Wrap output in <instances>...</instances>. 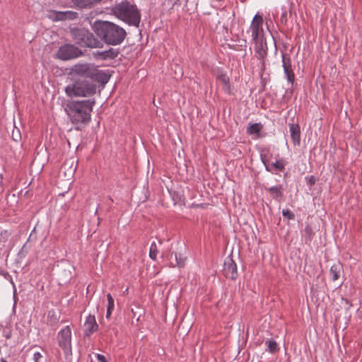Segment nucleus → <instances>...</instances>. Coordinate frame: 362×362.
Returning a JSON list of instances; mask_svg holds the SVG:
<instances>
[{"instance_id": "bb28decb", "label": "nucleus", "mask_w": 362, "mask_h": 362, "mask_svg": "<svg viewBox=\"0 0 362 362\" xmlns=\"http://www.w3.org/2000/svg\"><path fill=\"white\" fill-rule=\"evenodd\" d=\"M283 215L289 219H293L294 218V214L289 210H283Z\"/></svg>"}, {"instance_id": "4468645a", "label": "nucleus", "mask_w": 362, "mask_h": 362, "mask_svg": "<svg viewBox=\"0 0 362 362\" xmlns=\"http://www.w3.org/2000/svg\"><path fill=\"white\" fill-rule=\"evenodd\" d=\"M55 17L58 21L74 20L78 17V13L72 11H58Z\"/></svg>"}, {"instance_id": "39448f33", "label": "nucleus", "mask_w": 362, "mask_h": 362, "mask_svg": "<svg viewBox=\"0 0 362 362\" xmlns=\"http://www.w3.org/2000/svg\"><path fill=\"white\" fill-rule=\"evenodd\" d=\"M65 91L69 96L88 97L95 93L96 85L86 79H78L67 86Z\"/></svg>"}, {"instance_id": "ddd939ff", "label": "nucleus", "mask_w": 362, "mask_h": 362, "mask_svg": "<svg viewBox=\"0 0 362 362\" xmlns=\"http://www.w3.org/2000/svg\"><path fill=\"white\" fill-rule=\"evenodd\" d=\"M290 132L291 139L295 145H299L300 143V131L298 124H292L290 125Z\"/></svg>"}, {"instance_id": "b1692460", "label": "nucleus", "mask_w": 362, "mask_h": 362, "mask_svg": "<svg viewBox=\"0 0 362 362\" xmlns=\"http://www.w3.org/2000/svg\"><path fill=\"white\" fill-rule=\"evenodd\" d=\"M6 201H7V203L12 205L15 203H17V197L16 196L15 194H11L10 193H8L6 196Z\"/></svg>"}, {"instance_id": "cd10ccee", "label": "nucleus", "mask_w": 362, "mask_h": 362, "mask_svg": "<svg viewBox=\"0 0 362 362\" xmlns=\"http://www.w3.org/2000/svg\"><path fill=\"white\" fill-rule=\"evenodd\" d=\"M315 182H316V180H315V177L313 175H311L308 178V184L310 185V186H313L315 184Z\"/></svg>"}, {"instance_id": "f3484780", "label": "nucleus", "mask_w": 362, "mask_h": 362, "mask_svg": "<svg viewBox=\"0 0 362 362\" xmlns=\"http://www.w3.org/2000/svg\"><path fill=\"white\" fill-rule=\"evenodd\" d=\"M341 270L342 267L339 263L334 264L329 269V275L332 281L339 279Z\"/></svg>"}, {"instance_id": "6e6552de", "label": "nucleus", "mask_w": 362, "mask_h": 362, "mask_svg": "<svg viewBox=\"0 0 362 362\" xmlns=\"http://www.w3.org/2000/svg\"><path fill=\"white\" fill-rule=\"evenodd\" d=\"M57 54L61 59L69 60L82 55V52L74 45L66 44L59 47Z\"/></svg>"}, {"instance_id": "a211bd4d", "label": "nucleus", "mask_w": 362, "mask_h": 362, "mask_svg": "<svg viewBox=\"0 0 362 362\" xmlns=\"http://www.w3.org/2000/svg\"><path fill=\"white\" fill-rule=\"evenodd\" d=\"M100 1V0H72L74 4L81 8H91L95 4Z\"/></svg>"}, {"instance_id": "aec40b11", "label": "nucleus", "mask_w": 362, "mask_h": 362, "mask_svg": "<svg viewBox=\"0 0 362 362\" xmlns=\"http://www.w3.org/2000/svg\"><path fill=\"white\" fill-rule=\"evenodd\" d=\"M262 126L259 123H255L248 127L247 132L249 134L253 135L255 134L257 137L259 136V132L262 129Z\"/></svg>"}, {"instance_id": "a878e982", "label": "nucleus", "mask_w": 362, "mask_h": 362, "mask_svg": "<svg viewBox=\"0 0 362 362\" xmlns=\"http://www.w3.org/2000/svg\"><path fill=\"white\" fill-rule=\"evenodd\" d=\"M107 302H108L107 308L109 310H113L114 309V299L112 297L110 293H108L107 295Z\"/></svg>"}, {"instance_id": "423d86ee", "label": "nucleus", "mask_w": 362, "mask_h": 362, "mask_svg": "<svg viewBox=\"0 0 362 362\" xmlns=\"http://www.w3.org/2000/svg\"><path fill=\"white\" fill-rule=\"evenodd\" d=\"M77 168V161L74 158L66 160L62 165L59 173V184L61 182H66V187L64 191L59 193V195H64L70 187L75 171Z\"/></svg>"}, {"instance_id": "7c9ffc66", "label": "nucleus", "mask_w": 362, "mask_h": 362, "mask_svg": "<svg viewBox=\"0 0 362 362\" xmlns=\"http://www.w3.org/2000/svg\"><path fill=\"white\" fill-rule=\"evenodd\" d=\"M4 337L6 339H10L11 337V331H8V332L4 331Z\"/></svg>"}, {"instance_id": "dca6fc26", "label": "nucleus", "mask_w": 362, "mask_h": 362, "mask_svg": "<svg viewBox=\"0 0 362 362\" xmlns=\"http://www.w3.org/2000/svg\"><path fill=\"white\" fill-rule=\"evenodd\" d=\"M85 327L87 331L90 333H93L98 329V324L95 320L94 315H89L86 320Z\"/></svg>"}, {"instance_id": "5701e85b", "label": "nucleus", "mask_w": 362, "mask_h": 362, "mask_svg": "<svg viewBox=\"0 0 362 362\" xmlns=\"http://www.w3.org/2000/svg\"><path fill=\"white\" fill-rule=\"evenodd\" d=\"M218 79L221 82L223 85H224L226 87L227 90H229L230 87L228 86L229 83V78L226 74H220L218 76Z\"/></svg>"}, {"instance_id": "f704fd0d", "label": "nucleus", "mask_w": 362, "mask_h": 362, "mask_svg": "<svg viewBox=\"0 0 362 362\" xmlns=\"http://www.w3.org/2000/svg\"><path fill=\"white\" fill-rule=\"evenodd\" d=\"M272 345H273V352H274L276 349L277 344L275 341H273Z\"/></svg>"}, {"instance_id": "2f4dec72", "label": "nucleus", "mask_w": 362, "mask_h": 362, "mask_svg": "<svg viewBox=\"0 0 362 362\" xmlns=\"http://www.w3.org/2000/svg\"><path fill=\"white\" fill-rule=\"evenodd\" d=\"M266 343L268 345V349H269V351L272 352V340L269 339L268 341H267Z\"/></svg>"}, {"instance_id": "9d476101", "label": "nucleus", "mask_w": 362, "mask_h": 362, "mask_svg": "<svg viewBox=\"0 0 362 362\" xmlns=\"http://www.w3.org/2000/svg\"><path fill=\"white\" fill-rule=\"evenodd\" d=\"M223 272L227 279L234 280L238 276L236 264L230 256L225 259Z\"/></svg>"}, {"instance_id": "9b49d317", "label": "nucleus", "mask_w": 362, "mask_h": 362, "mask_svg": "<svg viewBox=\"0 0 362 362\" xmlns=\"http://www.w3.org/2000/svg\"><path fill=\"white\" fill-rule=\"evenodd\" d=\"M119 54V50L115 48H110L107 50L103 52H99L93 53L94 56L97 59L106 60V59H113L117 57Z\"/></svg>"}, {"instance_id": "20e7f679", "label": "nucleus", "mask_w": 362, "mask_h": 362, "mask_svg": "<svg viewBox=\"0 0 362 362\" xmlns=\"http://www.w3.org/2000/svg\"><path fill=\"white\" fill-rule=\"evenodd\" d=\"M71 34L76 43L80 46L90 48H100L103 46V42L93 33L85 28H72Z\"/></svg>"}, {"instance_id": "1a4fd4ad", "label": "nucleus", "mask_w": 362, "mask_h": 362, "mask_svg": "<svg viewBox=\"0 0 362 362\" xmlns=\"http://www.w3.org/2000/svg\"><path fill=\"white\" fill-rule=\"evenodd\" d=\"M57 339L59 346L64 351L71 349V331L69 326L65 327L58 333Z\"/></svg>"}, {"instance_id": "6ab92c4d", "label": "nucleus", "mask_w": 362, "mask_h": 362, "mask_svg": "<svg viewBox=\"0 0 362 362\" xmlns=\"http://www.w3.org/2000/svg\"><path fill=\"white\" fill-rule=\"evenodd\" d=\"M284 72L287 76V79L289 82L293 83L294 81V74L291 69L289 60L286 62V59L283 58Z\"/></svg>"}, {"instance_id": "f257e3e1", "label": "nucleus", "mask_w": 362, "mask_h": 362, "mask_svg": "<svg viewBox=\"0 0 362 362\" xmlns=\"http://www.w3.org/2000/svg\"><path fill=\"white\" fill-rule=\"evenodd\" d=\"M93 28L97 36L111 45H120L127 35L124 28L110 21H95Z\"/></svg>"}, {"instance_id": "c9c22d12", "label": "nucleus", "mask_w": 362, "mask_h": 362, "mask_svg": "<svg viewBox=\"0 0 362 362\" xmlns=\"http://www.w3.org/2000/svg\"><path fill=\"white\" fill-rule=\"evenodd\" d=\"M272 190H273V194H274V192H276L277 189L276 187H273Z\"/></svg>"}, {"instance_id": "393cba45", "label": "nucleus", "mask_w": 362, "mask_h": 362, "mask_svg": "<svg viewBox=\"0 0 362 362\" xmlns=\"http://www.w3.org/2000/svg\"><path fill=\"white\" fill-rule=\"evenodd\" d=\"M285 163L283 159H280L279 160H276L275 163H273V168H275L276 169H279L280 170L284 169Z\"/></svg>"}, {"instance_id": "412c9836", "label": "nucleus", "mask_w": 362, "mask_h": 362, "mask_svg": "<svg viewBox=\"0 0 362 362\" xmlns=\"http://www.w3.org/2000/svg\"><path fill=\"white\" fill-rule=\"evenodd\" d=\"M174 256L176 260V264L175 265H173V267H184L186 258L185 257H182L180 254L177 255L176 253H175Z\"/></svg>"}, {"instance_id": "f8f14e48", "label": "nucleus", "mask_w": 362, "mask_h": 362, "mask_svg": "<svg viewBox=\"0 0 362 362\" xmlns=\"http://www.w3.org/2000/svg\"><path fill=\"white\" fill-rule=\"evenodd\" d=\"M262 17L259 15H255L252 22L250 29L252 35L254 38H257L259 35V26L262 24Z\"/></svg>"}, {"instance_id": "f03ea898", "label": "nucleus", "mask_w": 362, "mask_h": 362, "mask_svg": "<svg viewBox=\"0 0 362 362\" xmlns=\"http://www.w3.org/2000/svg\"><path fill=\"white\" fill-rule=\"evenodd\" d=\"M94 105L95 100H90L70 102L67 104L66 111L73 124H87L90 119V112Z\"/></svg>"}, {"instance_id": "c85d7f7f", "label": "nucleus", "mask_w": 362, "mask_h": 362, "mask_svg": "<svg viewBox=\"0 0 362 362\" xmlns=\"http://www.w3.org/2000/svg\"><path fill=\"white\" fill-rule=\"evenodd\" d=\"M42 355L39 352H36L33 355V358L35 362H39V360L41 358Z\"/></svg>"}, {"instance_id": "c756f323", "label": "nucleus", "mask_w": 362, "mask_h": 362, "mask_svg": "<svg viewBox=\"0 0 362 362\" xmlns=\"http://www.w3.org/2000/svg\"><path fill=\"white\" fill-rule=\"evenodd\" d=\"M97 358L99 362H107L105 356L101 354H97Z\"/></svg>"}, {"instance_id": "473e14b6", "label": "nucleus", "mask_w": 362, "mask_h": 362, "mask_svg": "<svg viewBox=\"0 0 362 362\" xmlns=\"http://www.w3.org/2000/svg\"><path fill=\"white\" fill-rule=\"evenodd\" d=\"M262 163L264 164V165L265 166L267 170L270 171V169L269 168V165L267 163L265 160L262 159Z\"/></svg>"}, {"instance_id": "0eeeda50", "label": "nucleus", "mask_w": 362, "mask_h": 362, "mask_svg": "<svg viewBox=\"0 0 362 362\" xmlns=\"http://www.w3.org/2000/svg\"><path fill=\"white\" fill-rule=\"evenodd\" d=\"M70 71L71 74L90 78L95 81H99L103 74L93 65L87 63L75 64L71 68Z\"/></svg>"}, {"instance_id": "72a5a7b5", "label": "nucleus", "mask_w": 362, "mask_h": 362, "mask_svg": "<svg viewBox=\"0 0 362 362\" xmlns=\"http://www.w3.org/2000/svg\"><path fill=\"white\" fill-rule=\"evenodd\" d=\"M112 310H109L108 308L107 309V314H106L107 317H109L110 316Z\"/></svg>"}, {"instance_id": "e433bc0d", "label": "nucleus", "mask_w": 362, "mask_h": 362, "mask_svg": "<svg viewBox=\"0 0 362 362\" xmlns=\"http://www.w3.org/2000/svg\"><path fill=\"white\" fill-rule=\"evenodd\" d=\"M1 362H7L5 359L1 358Z\"/></svg>"}, {"instance_id": "4c0bfd02", "label": "nucleus", "mask_w": 362, "mask_h": 362, "mask_svg": "<svg viewBox=\"0 0 362 362\" xmlns=\"http://www.w3.org/2000/svg\"><path fill=\"white\" fill-rule=\"evenodd\" d=\"M100 218H98V225L100 224Z\"/></svg>"}, {"instance_id": "4be33fe9", "label": "nucleus", "mask_w": 362, "mask_h": 362, "mask_svg": "<svg viewBox=\"0 0 362 362\" xmlns=\"http://www.w3.org/2000/svg\"><path fill=\"white\" fill-rule=\"evenodd\" d=\"M158 252V251L156 244L155 242H153L151 244V247H150V251H149L150 258L152 259L153 260H156Z\"/></svg>"}, {"instance_id": "2eb2a0df", "label": "nucleus", "mask_w": 362, "mask_h": 362, "mask_svg": "<svg viewBox=\"0 0 362 362\" xmlns=\"http://www.w3.org/2000/svg\"><path fill=\"white\" fill-rule=\"evenodd\" d=\"M21 128H23V124L20 122H18V124H17L15 120H13L11 138L16 142H19L22 139Z\"/></svg>"}, {"instance_id": "7ed1b4c3", "label": "nucleus", "mask_w": 362, "mask_h": 362, "mask_svg": "<svg viewBox=\"0 0 362 362\" xmlns=\"http://www.w3.org/2000/svg\"><path fill=\"white\" fill-rule=\"evenodd\" d=\"M115 16L129 25L138 27L140 23V14L135 5L122 1L112 8Z\"/></svg>"}, {"instance_id": "58836bf2", "label": "nucleus", "mask_w": 362, "mask_h": 362, "mask_svg": "<svg viewBox=\"0 0 362 362\" xmlns=\"http://www.w3.org/2000/svg\"><path fill=\"white\" fill-rule=\"evenodd\" d=\"M95 214H98V209H96V210H95Z\"/></svg>"}]
</instances>
